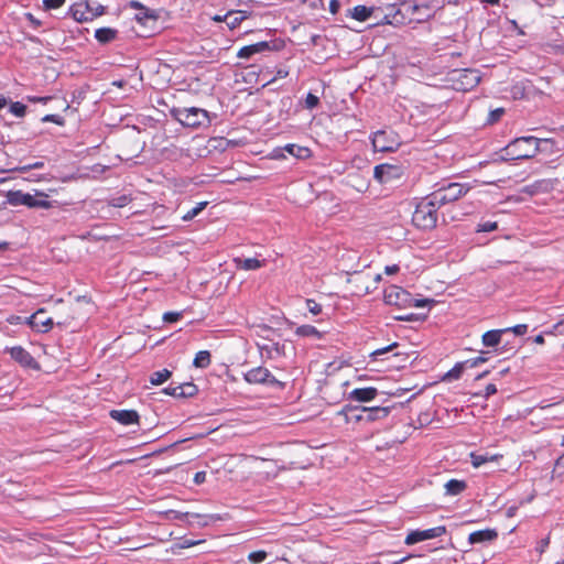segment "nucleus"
I'll return each mask as SVG.
<instances>
[{
	"mask_svg": "<svg viewBox=\"0 0 564 564\" xmlns=\"http://www.w3.org/2000/svg\"><path fill=\"white\" fill-rule=\"evenodd\" d=\"M206 474L204 471H198L194 476V482L199 485L205 481Z\"/></svg>",
	"mask_w": 564,
	"mask_h": 564,
	"instance_id": "13d9d810",
	"label": "nucleus"
},
{
	"mask_svg": "<svg viewBox=\"0 0 564 564\" xmlns=\"http://www.w3.org/2000/svg\"><path fill=\"white\" fill-rule=\"evenodd\" d=\"M164 392L166 394H169V395H172V397L182 398V393H180L181 392V384L170 386V387L164 389Z\"/></svg>",
	"mask_w": 564,
	"mask_h": 564,
	"instance_id": "09e8293b",
	"label": "nucleus"
},
{
	"mask_svg": "<svg viewBox=\"0 0 564 564\" xmlns=\"http://www.w3.org/2000/svg\"><path fill=\"white\" fill-rule=\"evenodd\" d=\"M465 365L466 362H457L449 371H447L442 380L443 381H453V380H458L462 375H463V371H464V368H465Z\"/></svg>",
	"mask_w": 564,
	"mask_h": 564,
	"instance_id": "2f4dec72",
	"label": "nucleus"
},
{
	"mask_svg": "<svg viewBox=\"0 0 564 564\" xmlns=\"http://www.w3.org/2000/svg\"><path fill=\"white\" fill-rule=\"evenodd\" d=\"M487 359L485 357H477L470 360L465 361L466 364H469L470 367H476L481 362H485Z\"/></svg>",
	"mask_w": 564,
	"mask_h": 564,
	"instance_id": "4d7b16f0",
	"label": "nucleus"
},
{
	"mask_svg": "<svg viewBox=\"0 0 564 564\" xmlns=\"http://www.w3.org/2000/svg\"><path fill=\"white\" fill-rule=\"evenodd\" d=\"M371 141L373 149L379 152H390L398 147V142L388 140V133L383 130L375 132Z\"/></svg>",
	"mask_w": 564,
	"mask_h": 564,
	"instance_id": "f3484780",
	"label": "nucleus"
},
{
	"mask_svg": "<svg viewBox=\"0 0 564 564\" xmlns=\"http://www.w3.org/2000/svg\"><path fill=\"white\" fill-rule=\"evenodd\" d=\"M283 346H280L278 343L273 344L272 350L275 351V354L281 355L282 354Z\"/></svg>",
	"mask_w": 564,
	"mask_h": 564,
	"instance_id": "69168bd1",
	"label": "nucleus"
},
{
	"mask_svg": "<svg viewBox=\"0 0 564 564\" xmlns=\"http://www.w3.org/2000/svg\"><path fill=\"white\" fill-rule=\"evenodd\" d=\"M270 50V44L267 41L258 42L251 45L241 47L237 56L239 58H250L251 56Z\"/></svg>",
	"mask_w": 564,
	"mask_h": 564,
	"instance_id": "aec40b11",
	"label": "nucleus"
},
{
	"mask_svg": "<svg viewBox=\"0 0 564 564\" xmlns=\"http://www.w3.org/2000/svg\"><path fill=\"white\" fill-rule=\"evenodd\" d=\"M534 343H535V344H538V345H543V344H544V337H543V335H541V334H540V335H536V336L534 337Z\"/></svg>",
	"mask_w": 564,
	"mask_h": 564,
	"instance_id": "338daca9",
	"label": "nucleus"
},
{
	"mask_svg": "<svg viewBox=\"0 0 564 564\" xmlns=\"http://www.w3.org/2000/svg\"><path fill=\"white\" fill-rule=\"evenodd\" d=\"M403 176V169L399 165L379 164L375 166L373 177L380 184L391 183Z\"/></svg>",
	"mask_w": 564,
	"mask_h": 564,
	"instance_id": "9b49d317",
	"label": "nucleus"
},
{
	"mask_svg": "<svg viewBox=\"0 0 564 564\" xmlns=\"http://www.w3.org/2000/svg\"><path fill=\"white\" fill-rule=\"evenodd\" d=\"M361 411L366 415H357L356 416L357 421L366 420L367 422H372L376 420L384 419L389 414V408H381V406H376V408L362 406Z\"/></svg>",
	"mask_w": 564,
	"mask_h": 564,
	"instance_id": "6ab92c4d",
	"label": "nucleus"
},
{
	"mask_svg": "<svg viewBox=\"0 0 564 564\" xmlns=\"http://www.w3.org/2000/svg\"><path fill=\"white\" fill-rule=\"evenodd\" d=\"M234 262H235L237 269L247 270V271L257 270L263 265V261H260L256 258H247V259L235 258Z\"/></svg>",
	"mask_w": 564,
	"mask_h": 564,
	"instance_id": "393cba45",
	"label": "nucleus"
},
{
	"mask_svg": "<svg viewBox=\"0 0 564 564\" xmlns=\"http://www.w3.org/2000/svg\"><path fill=\"white\" fill-rule=\"evenodd\" d=\"M105 13V7L95 0H79L69 8L77 22H89Z\"/></svg>",
	"mask_w": 564,
	"mask_h": 564,
	"instance_id": "39448f33",
	"label": "nucleus"
},
{
	"mask_svg": "<svg viewBox=\"0 0 564 564\" xmlns=\"http://www.w3.org/2000/svg\"><path fill=\"white\" fill-rule=\"evenodd\" d=\"M556 466L564 469V454L557 458Z\"/></svg>",
	"mask_w": 564,
	"mask_h": 564,
	"instance_id": "774afa93",
	"label": "nucleus"
},
{
	"mask_svg": "<svg viewBox=\"0 0 564 564\" xmlns=\"http://www.w3.org/2000/svg\"><path fill=\"white\" fill-rule=\"evenodd\" d=\"M444 487L446 495L456 496L462 494L466 489L467 485L464 480L451 479Z\"/></svg>",
	"mask_w": 564,
	"mask_h": 564,
	"instance_id": "cd10ccee",
	"label": "nucleus"
},
{
	"mask_svg": "<svg viewBox=\"0 0 564 564\" xmlns=\"http://www.w3.org/2000/svg\"><path fill=\"white\" fill-rule=\"evenodd\" d=\"M541 140L535 137H521L511 141L505 149L510 160H527L540 151Z\"/></svg>",
	"mask_w": 564,
	"mask_h": 564,
	"instance_id": "f03ea898",
	"label": "nucleus"
},
{
	"mask_svg": "<svg viewBox=\"0 0 564 564\" xmlns=\"http://www.w3.org/2000/svg\"><path fill=\"white\" fill-rule=\"evenodd\" d=\"M372 13V8H368L366 6H356L352 9L351 17L358 21H366L370 18Z\"/></svg>",
	"mask_w": 564,
	"mask_h": 564,
	"instance_id": "473e14b6",
	"label": "nucleus"
},
{
	"mask_svg": "<svg viewBox=\"0 0 564 564\" xmlns=\"http://www.w3.org/2000/svg\"><path fill=\"white\" fill-rule=\"evenodd\" d=\"M131 202V198L127 195H121L109 200V205L113 207H124Z\"/></svg>",
	"mask_w": 564,
	"mask_h": 564,
	"instance_id": "a19ab883",
	"label": "nucleus"
},
{
	"mask_svg": "<svg viewBox=\"0 0 564 564\" xmlns=\"http://www.w3.org/2000/svg\"><path fill=\"white\" fill-rule=\"evenodd\" d=\"M44 167V162L42 161H36L32 164H28V165H23V166H18V167H14V169H11L10 171H18V172H28L30 170H33V169H43Z\"/></svg>",
	"mask_w": 564,
	"mask_h": 564,
	"instance_id": "79ce46f5",
	"label": "nucleus"
},
{
	"mask_svg": "<svg viewBox=\"0 0 564 564\" xmlns=\"http://www.w3.org/2000/svg\"><path fill=\"white\" fill-rule=\"evenodd\" d=\"M7 203L11 206L24 205L30 208L48 209L53 206L47 199V195L43 192H35L34 195L23 193L22 191H9L6 195Z\"/></svg>",
	"mask_w": 564,
	"mask_h": 564,
	"instance_id": "20e7f679",
	"label": "nucleus"
},
{
	"mask_svg": "<svg viewBox=\"0 0 564 564\" xmlns=\"http://www.w3.org/2000/svg\"><path fill=\"white\" fill-rule=\"evenodd\" d=\"M289 75V72L286 69H279L276 72L275 78H285Z\"/></svg>",
	"mask_w": 564,
	"mask_h": 564,
	"instance_id": "680f3d73",
	"label": "nucleus"
},
{
	"mask_svg": "<svg viewBox=\"0 0 564 564\" xmlns=\"http://www.w3.org/2000/svg\"><path fill=\"white\" fill-rule=\"evenodd\" d=\"M160 516L166 520H187L188 523H193L196 520L198 525L205 527L210 522L218 521L220 518L218 516H202L199 513H189V512H178L175 510H166L160 512Z\"/></svg>",
	"mask_w": 564,
	"mask_h": 564,
	"instance_id": "1a4fd4ad",
	"label": "nucleus"
},
{
	"mask_svg": "<svg viewBox=\"0 0 564 564\" xmlns=\"http://www.w3.org/2000/svg\"><path fill=\"white\" fill-rule=\"evenodd\" d=\"M397 319H398V321L409 322V321H412V319H413V315H412V314H409V315L398 316V317H397Z\"/></svg>",
	"mask_w": 564,
	"mask_h": 564,
	"instance_id": "0e129e2a",
	"label": "nucleus"
},
{
	"mask_svg": "<svg viewBox=\"0 0 564 564\" xmlns=\"http://www.w3.org/2000/svg\"><path fill=\"white\" fill-rule=\"evenodd\" d=\"M549 544H550V539H549V538L542 539V540L539 542L538 546H536V551H538L540 554H542V553L546 550V547L549 546Z\"/></svg>",
	"mask_w": 564,
	"mask_h": 564,
	"instance_id": "603ef678",
	"label": "nucleus"
},
{
	"mask_svg": "<svg viewBox=\"0 0 564 564\" xmlns=\"http://www.w3.org/2000/svg\"><path fill=\"white\" fill-rule=\"evenodd\" d=\"M245 380L251 384L282 386V383L264 367H256L245 373Z\"/></svg>",
	"mask_w": 564,
	"mask_h": 564,
	"instance_id": "f8f14e48",
	"label": "nucleus"
},
{
	"mask_svg": "<svg viewBox=\"0 0 564 564\" xmlns=\"http://www.w3.org/2000/svg\"><path fill=\"white\" fill-rule=\"evenodd\" d=\"M182 317V313L180 312H166L163 315V321L166 323L177 322Z\"/></svg>",
	"mask_w": 564,
	"mask_h": 564,
	"instance_id": "de8ad7c7",
	"label": "nucleus"
},
{
	"mask_svg": "<svg viewBox=\"0 0 564 564\" xmlns=\"http://www.w3.org/2000/svg\"><path fill=\"white\" fill-rule=\"evenodd\" d=\"M380 280V275L372 278L368 273H356L349 282L355 286V293L358 295L367 294L370 291L369 282Z\"/></svg>",
	"mask_w": 564,
	"mask_h": 564,
	"instance_id": "dca6fc26",
	"label": "nucleus"
},
{
	"mask_svg": "<svg viewBox=\"0 0 564 564\" xmlns=\"http://www.w3.org/2000/svg\"><path fill=\"white\" fill-rule=\"evenodd\" d=\"M198 392L197 387L192 382H185L181 384L182 398L194 397Z\"/></svg>",
	"mask_w": 564,
	"mask_h": 564,
	"instance_id": "f704fd0d",
	"label": "nucleus"
},
{
	"mask_svg": "<svg viewBox=\"0 0 564 564\" xmlns=\"http://www.w3.org/2000/svg\"><path fill=\"white\" fill-rule=\"evenodd\" d=\"M295 335L299 337H311L315 339H322L323 333L319 332L315 326L312 325H301L296 327Z\"/></svg>",
	"mask_w": 564,
	"mask_h": 564,
	"instance_id": "bb28decb",
	"label": "nucleus"
},
{
	"mask_svg": "<svg viewBox=\"0 0 564 564\" xmlns=\"http://www.w3.org/2000/svg\"><path fill=\"white\" fill-rule=\"evenodd\" d=\"M507 332V329H505ZM508 330L513 332L516 335L521 336L524 335L528 332V325L525 324H519L511 328H508Z\"/></svg>",
	"mask_w": 564,
	"mask_h": 564,
	"instance_id": "8fccbe9b",
	"label": "nucleus"
},
{
	"mask_svg": "<svg viewBox=\"0 0 564 564\" xmlns=\"http://www.w3.org/2000/svg\"><path fill=\"white\" fill-rule=\"evenodd\" d=\"M207 205V202L198 203L195 207L189 209L184 216L183 220L189 221L194 219Z\"/></svg>",
	"mask_w": 564,
	"mask_h": 564,
	"instance_id": "c9c22d12",
	"label": "nucleus"
},
{
	"mask_svg": "<svg viewBox=\"0 0 564 564\" xmlns=\"http://www.w3.org/2000/svg\"><path fill=\"white\" fill-rule=\"evenodd\" d=\"M452 82L456 90L468 91L479 84L480 76L475 69L454 70Z\"/></svg>",
	"mask_w": 564,
	"mask_h": 564,
	"instance_id": "6e6552de",
	"label": "nucleus"
},
{
	"mask_svg": "<svg viewBox=\"0 0 564 564\" xmlns=\"http://www.w3.org/2000/svg\"><path fill=\"white\" fill-rule=\"evenodd\" d=\"M500 458H502L501 454H495L490 455L488 453L485 454H478V453H470V463L475 468L480 467L481 465L489 463V462H497Z\"/></svg>",
	"mask_w": 564,
	"mask_h": 564,
	"instance_id": "5701e85b",
	"label": "nucleus"
},
{
	"mask_svg": "<svg viewBox=\"0 0 564 564\" xmlns=\"http://www.w3.org/2000/svg\"><path fill=\"white\" fill-rule=\"evenodd\" d=\"M505 113V109L503 108H497L492 111L489 112V116H488V119H487V122L492 124L495 122H497L501 116Z\"/></svg>",
	"mask_w": 564,
	"mask_h": 564,
	"instance_id": "a18cd8bd",
	"label": "nucleus"
},
{
	"mask_svg": "<svg viewBox=\"0 0 564 564\" xmlns=\"http://www.w3.org/2000/svg\"><path fill=\"white\" fill-rule=\"evenodd\" d=\"M498 536V533L494 529H485L471 532L468 536V542L470 544H478V543H485V542H491L495 541Z\"/></svg>",
	"mask_w": 564,
	"mask_h": 564,
	"instance_id": "412c9836",
	"label": "nucleus"
},
{
	"mask_svg": "<svg viewBox=\"0 0 564 564\" xmlns=\"http://www.w3.org/2000/svg\"><path fill=\"white\" fill-rule=\"evenodd\" d=\"M109 415L122 425L138 424L140 419L135 410H111Z\"/></svg>",
	"mask_w": 564,
	"mask_h": 564,
	"instance_id": "a211bd4d",
	"label": "nucleus"
},
{
	"mask_svg": "<svg viewBox=\"0 0 564 564\" xmlns=\"http://www.w3.org/2000/svg\"><path fill=\"white\" fill-rule=\"evenodd\" d=\"M172 113L185 127L197 128L208 122V112L200 108L174 109Z\"/></svg>",
	"mask_w": 564,
	"mask_h": 564,
	"instance_id": "0eeeda50",
	"label": "nucleus"
},
{
	"mask_svg": "<svg viewBox=\"0 0 564 564\" xmlns=\"http://www.w3.org/2000/svg\"><path fill=\"white\" fill-rule=\"evenodd\" d=\"M283 150L286 151L290 155L300 160L308 159L312 155V152L308 148L292 143L286 144Z\"/></svg>",
	"mask_w": 564,
	"mask_h": 564,
	"instance_id": "b1692460",
	"label": "nucleus"
},
{
	"mask_svg": "<svg viewBox=\"0 0 564 564\" xmlns=\"http://www.w3.org/2000/svg\"><path fill=\"white\" fill-rule=\"evenodd\" d=\"M43 121H45V122H48V121L50 122H54V123L59 124V126H62L64 123L63 118L61 116H58V115H47V116H45L43 118Z\"/></svg>",
	"mask_w": 564,
	"mask_h": 564,
	"instance_id": "3c124183",
	"label": "nucleus"
},
{
	"mask_svg": "<svg viewBox=\"0 0 564 564\" xmlns=\"http://www.w3.org/2000/svg\"><path fill=\"white\" fill-rule=\"evenodd\" d=\"M497 392V388L494 383H489L485 389V398H489L490 395L495 394Z\"/></svg>",
	"mask_w": 564,
	"mask_h": 564,
	"instance_id": "6e6d98bb",
	"label": "nucleus"
},
{
	"mask_svg": "<svg viewBox=\"0 0 564 564\" xmlns=\"http://www.w3.org/2000/svg\"><path fill=\"white\" fill-rule=\"evenodd\" d=\"M127 8L137 10L134 19L144 26H154L159 20V13L137 0H131L126 4Z\"/></svg>",
	"mask_w": 564,
	"mask_h": 564,
	"instance_id": "9d476101",
	"label": "nucleus"
},
{
	"mask_svg": "<svg viewBox=\"0 0 564 564\" xmlns=\"http://www.w3.org/2000/svg\"><path fill=\"white\" fill-rule=\"evenodd\" d=\"M399 271V267L397 264L386 267V273L393 274Z\"/></svg>",
	"mask_w": 564,
	"mask_h": 564,
	"instance_id": "052dcab7",
	"label": "nucleus"
},
{
	"mask_svg": "<svg viewBox=\"0 0 564 564\" xmlns=\"http://www.w3.org/2000/svg\"><path fill=\"white\" fill-rule=\"evenodd\" d=\"M10 356L13 360L20 364L22 367L37 369L39 365L31 354L21 346L10 348Z\"/></svg>",
	"mask_w": 564,
	"mask_h": 564,
	"instance_id": "4468645a",
	"label": "nucleus"
},
{
	"mask_svg": "<svg viewBox=\"0 0 564 564\" xmlns=\"http://www.w3.org/2000/svg\"><path fill=\"white\" fill-rule=\"evenodd\" d=\"M446 533V528L444 525L431 528L427 530H415L411 531L405 538V544L412 545L419 543L421 541L435 539L442 536Z\"/></svg>",
	"mask_w": 564,
	"mask_h": 564,
	"instance_id": "ddd939ff",
	"label": "nucleus"
},
{
	"mask_svg": "<svg viewBox=\"0 0 564 564\" xmlns=\"http://www.w3.org/2000/svg\"><path fill=\"white\" fill-rule=\"evenodd\" d=\"M45 311L39 310L28 318L30 326L40 333H46L53 327V321L51 317L44 316Z\"/></svg>",
	"mask_w": 564,
	"mask_h": 564,
	"instance_id": "2eb2a0df",
	"label": "nucleus"
},
{
	"mask_svg": "<svg viewBox=\"0 0 564 564\" xmlns=\"http://www.w3.org/2000/svg\"><path fill=\"white\" fill-rule=\"evenodd\" d=\"M268 557V553L265 551L259 550L249 553L248 560L253 564H259L265 561Z\"/></svg>",
	"mask_w": 564,
	"mask_h": 564,
	"instance_id": "e433bc0d",
	"label": "nucleus"
},
{
	"mask_svg": "<svg viewBox=\"0 0 564 564\" xmlns=\"http://www.w3.org/2000/svg\"><path fill=\"white\" fill-rule=\"evenodd\" d=\"M470 189L469 186L459 184V183H449L445 186H442L431 193L432 199H435V203L443 206L445 204L455 202L459 199L462 196L466 195Z\"/></svg>",
	"mask_w": 564,
	"mask_h": 564,
	"instance_id": "423d86ee",
	"label": "nucleus"
},
{
	"mask_svg": "<svg viewBox=\"0 0 564 564\" xmlns=\"http://www.w3.org/2000/svg\"><path fill=\"white\" fill-rule=\"evenodd\" d=\"M441 207V205L435 203V199H432V195L430 194L416 205L412 215L413 225L424 230L435 228L437 224V210Z\"/></svg>",
	"mask_w": 564,
	"mask_h": 564,
	"instance_id": "f257e3e1",
	"label": "nucleus"
},
{
	"mask_svg": "<svg viewBox=\"0 0 564 564\" xmlns=\"http://www.w3.org/2000/svg\"><path fill=\"white\" fill-rule=\"evenodd\" d=\"M560 334V335H564V319L557 322L554 326H553V332L552 334Z\"/></svg>",
	"mask_w": 564,
	"mask_h": 564,
	"instance_id": "864d4df0",
	"label": "nucleus"
},
{
	"mask_svg": "<svg viewBox=\"0 0 564 564\" xmlns=\"http://www.w3.org/2000/svg\"><path fill=\"white\" fill-rule=\"evenodd\" d=\"M306 307L313 315H318L322 312V305L312 299L306 300Z\"/></svg>",
	"mask_w": 564,
	"mask_h": 564,
	"instance_id": "c03bdc74",
	"label": "nucleus"
},
{
	"mask_svg": "<svg viewBox=\"0 0 564 564\" xmlns=\"http://www.w3.org/2000/svg\"><path fill=\"white\" fill-rule=\"evenodd\" d=\"M398 346H399L398 343H392L391 345H389L387 347L379 348V349L372 351L369 357L371 358V360H378L380 356H382L389 351H392Z\"/></svg>",
	"mask_w": 564,
	"mask_h": 564,
	"instance_id": "58836bf2",
	"label": "nucleus"
},
{
	"mask_svg": "<svg viewBox=\"0 0 564 564\" xmlns=\"http://www.w3.org/2000/svg\"><path fill=\"white\" fill-rule=\"evenodd\" d=\"M384 302L399 308L423 307L433 300H416L404 289L398 285H390L384 290Z\"/></svg>",
	"mask_w": 564,
	"mask_h": 564,
	"instance_id": "7ed1b4c3",
	"label": "nucleus"
},
{
	"mask_svg": "<svg viewBox=\"0 0 564 564\" xmlns=\"http://www.w3.org/2000/svg\"><path fill=\"white\" fill-rule=\"evenodd\" d=\"M172 376V372L167 369H162L160 371H155L150 377V382L153 386H159L165 382L170 377Z\"/></svg>",
	"mask_w": 564,
	"mask_h": 564,
	"instance_id": "72a5a7b5",
	"label": "nucleus"
},
{
	"mask_svg": "<svg viewBox=\"0 0 564 564\" xmlns=\"http://www.w3.org/2000/svg\"><path fill=\"white\" fill-rule=\"evenodd\" d=\"M26 18H28V20H29L32 24H34L35 26H39V25H40V21H39V20H36V19L31 14V13H28V14H26Z\"/></svg>",
	"mask_w": 564,
	"mask_h": 564,
	"instance_id": "e2e57ef3",
	"label": "nucleus"
},
{
	"mask_svg": "<svg viewBox=\"0 0 564 564\" xmlns=\"http://www.w3.org/2000/svg\"><path fill=\"white\" fill-rule=\"evenodd\" d=\"M498 229V223L497 221H482L478 224L476 231L477 232H490Z\"/></svg>",
	"mask_w": 564,
	"mask_h": 564,
	"instance_id": "4c0bfd02",
	"label": "nucleus"
},
{
	"mask_svg": "<svg viewBox=\"0 0 564 564\" xmlns=\"http://www.w3.org/2000/svg\"><path fill=\"white\" fill-rule=\"evenodd\" d=\"M66 0H43V7L46 10L58 9L64 6Z\"/></svg>",
	"mask_w": 564,
	"mask_h": 564,
	"instance_id": "49530a36",
	"label": "nucleus"
},
{
	"mask_svg": "<svg viewBox=\"0 0 564 564\" xmlns=\"http://www.w3.org/2000/svg\"><path fill=\"white\" fill-rule=\"evenodd\" d=\"M377 394L378 390L373 387L357 388L349 393V398L358 402H369L373 400Z\"/></svg>",
	"mask_w": 564,
	"mask_h": 564,
	"instance_id": "4be33fe9",
	"label": "nucleus"
},
{
	"mask_svg": "<svg viewBox=\"0 0 564 564\" xmlns=\"http://www.w3.org/2000/svg\"><path fill=\"white\" fill-rule=\"evenodd\" d=\"M319 105V98L314 94H307L305 98V107L310 110L316 108Z\"/></svg>",
	"mask_w": 564,
	"mask_h": 564,
	"instance_id": "37998d69",
	"label": "nucleus"
},
{
	"mask_svg": "<svg viewBox=\"0 0 564 564\" xmlns=\"http://www.w3.org/2000/svg\"><path fill=\"white\" fill-rule=\"evenodd\" d=\"M117 34L118 31L116 29L100 28L96 30L95 37L99 43L106 44L113 41L117 37Z\"/></svg>",
	"mask_w": 564,
	"mask_h": 564,
	"instance_id": "a878e982",
	"label": "nucleus"
},
{
	"mask_svg": "<svg viewBox=\"0 0 564 564\" xmlns=\"http://www.w3.org/2000/svg\"><path fill=\"white\" fill-rule=\"evenodd\" d=\"M505 330H488L482 335V343L487 347L497 346L501 340Z\"/></svg>",
	"mask_w": 564,
	"mask_h": 564,
	"instance_id": "c85d7f7f",
	"label": "nucleus"
},
{
	"mask_svg": "<svg viewBox=\"0 0 564 564\" xmlns=\"http://www.w3.org/2000/svg\"><path fill=\"white\" fill-rule=\"evenodd\" d=\"M340 9V2L338 0H330L329 2V11L333 14H336Z\"/></svg>",
	"mask_w": 564,
	"mask_h": 564,
	"instance_id": "5fc2aeb1",
	"label": "nucleus"
},
{
	"mask_svg": "<svg viewBox=\"0 0 564 564\" xmlns=\"http://www.w3.org/2000/svg\"><path fill=\"white\" fill-rule=\"evenodd\" d=\"M10 112L17 117H23L26 112V106L19 101L12 102L10 105Z\"/></svg>",
	"mask_w": 564,
	"mask_h": 564,
	"instance_id": "ea45409f",
	"label": "nucleus"
},
{
	"mask_svg": "<svg viewBox=\"0 0 564 564\" xmlns=\"http://www.w3.org/2000/svg\"><path fill=\"white\" fill-rule=\"evenodd\" d=\"M246 18L247 14L245 11H231L226 14L225 20L228 26L234 29L237 25H239L240 22L243 21Z\"/></svg>",
	"mask_w": 564,
	"mask_h": 564,
	"instance_id": "c756f323",
	"label": "nucleus"
},
{
	"mask_svg": "<svg viewBox=\"0 0 564 564\" xmlns=\"http://www.w3.org/2000/svg\"><path fill=\"white\" fill-rule=\"evenodd\" d=\"M212 362V356L208 350H200L196 354L193 365L196 368H207Z\"/></svg>",
	"mask_w": 564,
	"mask_h": 564,
	"instance_id": "7c9ffc66",
	"label": "nucleus"
},
{
	"mask_svg": "<svg viewBox=\"0 0 564 564\" xmlns=\"http://www.w3.org/2000/svg\"><path fill=\"white\" fill-rule=\"evenodd\" d=\"M282 151H284L283 148L282 149H275L273 151L272 158H274V159H284L285 155L282 153Z\"/></svg>",
	"mask_w": 564,
	"mask_h": 564,
	"instance_id": "bf43d9fd",
	"label": "nucleus"
}]
</instances>
